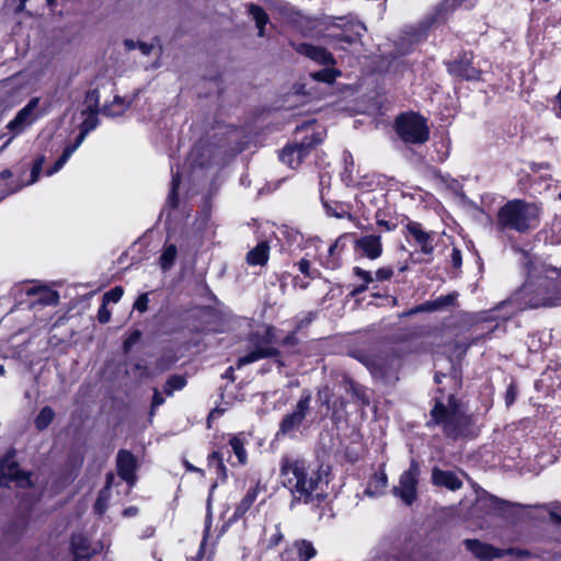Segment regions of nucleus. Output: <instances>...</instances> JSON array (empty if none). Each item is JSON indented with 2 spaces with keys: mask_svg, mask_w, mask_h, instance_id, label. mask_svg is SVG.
Listing matches in <instances>:
<instances>
[{
  "mask_svg": "<svg viewBox=\"0 0 561 561\" xmlns=\"http://www.w3.org/2000/svg\"><path fill=\"white\" fill-rule=\"evenodd\" d=\"M324 183H325V176L320 175V185H321L320 198H321V202H322L323 208L325 209L327 215L336 217V218H343L344 215L346 214L343 209V206L339 203H334V205H331L329 202H327L324 199V195H323Z\"/></svg>",
  "mask_w": 561,
  "mask_h": 561,
  "instance_id": "7c9ffc66",
  "label": "nucleus"
},
{
  "mask_svg": "<svg viewBox=\"0 0 561 561\" xmlns=\"http://www.w3.org/2000/svg\"><path fill=\"white\" fill-rule=\"evenodd\" d=\"M377 225L378 226H381V227H385L386 230L388 231H391L396 228V226L389 221H386V220H378L377 221Z\"/></svg>",
  "mask_w": 561,
  "mask_h": 561,
  "instance_id": "774afa93",
  "label": "nucleus"
},
{
  "mask_svg": "<svg viewBox=\"0 0 561 561\" xmlns=\"http://www.w3.org/2000/svg\"><path fill=\"white\" fill-rule=\"evenodd\" d=\"M392 267H380L375 273V278L378 282L389 280L393 276Z\"/></svg>",
  "mask_w": 561,
  "mask_h": 561,
  "instance_id": "a18cd8bd",
  "label": "nucleus"
},
{
  "mask_svg": "<svg viewBox=\"0 0 561 561\" xmlns=\"http://www.w3.org/2000/svg\"><path fill=\"white\" fill-rule=\"evenodd\" d=\"M38 104V98L31 99L28 103L16 113L14 118L9 122L7 126L8 129L15 134L23 131L25 127L30 126L34 122V112Z\"/></svg>",
  "mask_w": 561,
  "mask_h": 561,
  "instance_id": "dca6fc26",
  "label": "nucleus"
},
{
  "mask_svg": "<svg viewBox=\"0 0 561 561\" xmlns=\"http://www.w3.org/2000/svg\"><path fill=\"white\" fill-rule=\"evenodd\" d=\"M186 386V379L182 375H171L163 387V391L168 397L173 396L174 391L182 390Z\"/></svg>",
  "mask_w": 561,
  "mask_h": 561,
  "instance_id": "473e14b6",
  "label": "nucleus"
},
{
  "mask_svg": "<svg viewBox=\"0 0 561 561\" xmlns=\"http://www.w3.org/2000/svg\"><path fill=\"white\" fill-rule=\"evenodd\" d=\"M140 336H141V332L138 330H135L124 342L125 352H128V350L139 341Z\"/></svg>",
  "mask_w": 561,
  "mask_h": 561,
  "instance_id": "864d4df0",
  "label": "nucleus"
},
{
  "mask_svg": "<svg viewBox=\"0 0 561 561\" xmlns=\"http://www.w3.org/2000/svg\"><path fill=\"white\" fill-rule=\"evenodd\" d=\"M388 484V477L385 471L376 472L370 478L364 493L368 496H379L383 494Z\"/></svg>",
  "mask_w": 561,
  "mask_h": 561,
  "instance_id": "393cba45",
  "label": "nucleus"
},
{
  "mask_svg": "<svg viewBox=\"0 0 561 561\" xmlns=\"http://www.w3.org/2000/svg\"><path fill=\"white\" fill-rule=\"evenodd\" d=\"M432 483L436 486H444L450 491L462 488V481L453 471L442 470L438 467L432 469Z\"/></svg>",
  "mask_w": 561,
  "mask_h": 561,
  "instance_id": "412c9836",
  "label": "nucleus"
},
{
  "mask_svg": "<svg viewBox=\"0 0 561 561\" xmlns=\"http://www.w3.org/2000/svg\"><path fill=\"white\" fill-rule=\"evenodd\" d=\"M344 388L345 391L351 393L353 399L360 402L362 405L367 407L369 405L370 401L369 398L366 394L365 388L360 386L359 383L355 382L354 380L345 377L344 380Z\"/></svg>",
  "mask_w": 561,
  "mask_h": 561,
  "instance_id": "cd10ccee",
  "label": "nucleus"
},
{
  "mask_svg": "<svg viewBox=\"0 0 561 561\" xmlns=\"http://www.w3.org/2000/svg\"><path fill=\"white\" fill-rule=\"evenodd\" d=\"M405 228L409 234L412 236L415 242L420 245L421 252L425 255H432L434 251L433 241L435 232H427L423 230L421 224L416 221H410Z\"/></svg>",
  "mask_w": 561,
  "mask_h": 561,
  "instance_id": "6ab92c4d",
  "label": "nucleus"
},
{
  "mask_svg": "<svg viewBox=\"0 0 561 561\" xmlns=\"http://www.w3.org/2000/svg\"><path fill=\"white\" fill-rule=\"evenodd\" d=\"M504 551H505V556H516L519 558L528 557L530 554L529 551H527V550L516 549V548H510Z\"/></svg>",
  "mask_w": 561,
  "mask_h": 561,
  "instance_id": "bf43d9fd",
  "label": "nucleus"
},
{
  "mask_svg": "<svg viewBox=\"0 0 561 561\" xmlns=\"http://www.w3.org/2000/svg\"><path fill=\"white\" fill-rule=\"evenodd\" d=\"M181 175L180 172L172 171L171 188L167 198V203L170 207L176 208L179 205L178 188L180 186Z\"/></svg>",
  "mask_w": 561,
  "mask_h": 561,
  "instance_id": "4c0bfd02",
  "label": "nucleus"
},
{
  "mask_svg": "<svg viewBox=\"0 0 561 561\" xmlns=\"http://www.w3.org/2000/svg\"><path fill=\"white\" fill-rule=\"evenodd\" d=\"M248 12L255 21L256 27L259 30L257 35L263 37L265 35V25L268 23V16L264 9L259 4L251 3L248 8Z\"/></svg>",
  "mask_w": 561,
  "mask_h": 561,
  "instance_id": "c85d7f7f",
  "label": "nucleus"
},
{
  "mask_svg": "<svg viewBox=\"0 0 561 561\" xmlns=\"http://www.w3.org/2000/svg\"><path fill=\"white\" fill-rule=\"evenodd\" d=\"M149 298L148 294H141L134 304V308L139 312H145L148 309Z\"/></svg>",
  "mask_w": 561,
  "mask_h": 561,
  "instance_id": "3c124183",
  "label": "nucleus"
},
{
  "mask_svg": "<svg viewBox=\"0 0 561 561\" xmlns=\"http://www.w3.org/2000/svg\"><path fill=\"white\" fill-rule=\"evenodd\" d=\"M99 112H92V111H82L81 115L84 117L83 122L80 124L79 129L84 131L85 134H90L92 130H94L99 124Z\"/></svg>",
  "mask_w": 561,
  "mask_h": 561,
  "instance_id": "f704fd0d",
  "label": "nucleus"
},
{
  "mask_svg": "<svg viewBox=\"0 0 561 561\" xmlns=\"http://www.w3.org/2000/svg\"><path fill=\"white\" fill-rule=\"evenodd\" d=\"M559 198L561 199V193L559 194ZM551 230L557 236L558 240L561 241V214L552 221Z\"/></svg>",
  "mask_w": 561,
  "mask_h": 561,
  "instance_id": "5fc2aeb1",
  "label": "nucleus"
},
{
  "mask_svg": "<svg viewBox=\"0 0 561 561\" xmlns=\"http://www.w3.org/2000/svg\"><path fill=\"white\" fill-rule=\"evenodd\" d=\"M113 480H114V476H113L112 473H108V474L106 476V485H105L104 490H103V491H101V493H100V495H99V497H98V500H96V503H95V510H96V512H99L100 514H101V513L103 512V510H104V508H103V504H102V494H103V492H104V491H106V490H108V489L111 488V484H112Z\"/></svg>",
  "mask_w": 561,
  "mask_h": 561,
  "instance_id": "8fccbe9b",
  "label": "nucleus"
},
{
  "mask_svg": "<svg viewBox=\"0 0 561 561\" xmlns=\"http://www.w3.org/2000/svg\"><path fill=\"white\" fill-rule=\"evenodd\" d=\"M490 503L493 508L500 510V511H503L508 505V502L503 501L495 496H490Z\"/></svg>",
  "mask_w": 561,
  "mask_h": 561,
  "instance_id": "13d9d810",
  "label": "nucleus"
},
{
  "mask_svg": "<svg viewBox=\"0 0 561 561\" xmlns=\"http://www.w3.org/2000/svg\"><path fill=\"white\" fill-rule=\"evenodd\" d=\"M111 319V312L105 302H102L98 311V320L100 323H107Z\"/></svg>",
  "mask_w": 561,
  "mask_h": 561,
  "instance_id": "603ef678",
  "label": "nucleus"
},
{
  "mask_svg": "<svg viewBox=\"0 0 561 561\" xmlns=\"http://www.w3.org/2000/svg\"><path fill=\"white\" fill-rule=\"evenodd\" d=\"M368 285L369 284H360L359 286L355 287L353 290H352V296H356V295H359L364 291H366L368 289Z\"/></svg>",
  "mask_w": 561,
  "mask_h": 561,
  "instance_id": "69168bd1",
  "label": "nucleus"
},
{
  "mask_svg": "<svg viewBox=\"0 0 561 561\" xmlns=\"http://www.w3.org/2000/svg\"><path fill=\"white\" fill-rule=\"evenodd\" d=\"M394 128L404 144L422 145L430 139L426 119L414 112L400 114L396 119Z\"/></svg>",
  "mask_w": 561,
  "mask_h": 561,
  "instance_id": "423d86ee",
  "label": "nucleus"
},
{
  "mask_svg": "<svg viewBox=\"0 0 561 561\" xmlns=\"http://www.w3.org/2000/svg\"><path fill=\"white\" fill-rule=\"evenodd\" d=\"M355 252L369 260H377L381 256L383 248L381 237L377 234H366L355 240Z\"/></svg>",
  "mask_w": 561,
  "mask_h": 561,
  "instance_id": "4468645a",
  "label": "nucleus"
},
{
  "mask_svg": "<svg viewBox=\"0 0 561 561\" xmlns=\"http://www.w3.org/2000/svg\"><path fill=\"white\" fill-rule=\"evenodd\" d=\"M123 288L119 287V286H116L112 289H110L108 291H106L104 295H103V302L107 304V302H118L123 296Z\"/></svg>",
  "mask_w": 561,
  "mask_h": 561,
  "instance_id": "37998d69",
  "label": "nucleus"
},
{
  "mask_svg": "<svg viewBox=\"0 0 561 561\" xmlns=\"http://www.w3.org/2000/svg\"><path fill=\"white\" fill-rule=\"evenodd\" d=\"M558 305H561V270L545 263H530L528 278L516 295L493 309L474 313L472 321H506L518 310Z\"/></svg>",
  "mask_w": 561,
  "mask_h": 561,
  "instance_id": "f257e3e1",
  "label": "nucleus"
},
{
  "mask_svg": "<svg viewBox=\"0 0 561 561\" xmlns=\"http://www.w3.org/2000/svg\"><path fill=\"white\" fill-rule=\"evenodd\" d=\"M424 308H425V312L437 311L438 307H437L436 299L424 302Z\"/></svg>",
  "mask_w": 561,
  "mask_h": 561,
  "instance_id": "e2e57ef3",
  "label": "nucleus"
},
{
  "mask_svg": "<svg viewBox=\"0 0 561 561\" xmlns=\"http://www.w3.org/2000/svg\"><path fill=\"white\" fill-rule=\"evenodd\" d=\"M71 551L73 561H89L91 556L96 552L91 549L89 539L82 534H73L71 537Z\"/></svg>",
  "mask_w": 561,
  "mask_h": 561,
  "instance_id": "4be33fe9",
  "label": "nucleus"
},
{
  "mask_svg": "<svg viewBox=\"0 0 561 561\" xmlns=\"http://www.w3.org/2000/svg\"><path fill=\"white\" fill-rule=\"evenodd\" d=\"M230 446L232 451L238 458L240 465H245L247 462V451L244 449L243 440L239 436H233L230 439Z\"/></svg>",
  "mask_w": 561,
  "mask_h": 561,
  "instance_id": "ea45409f",
  "label": "nucleus"
},
{
  "mask_svg": "<svg viewBox=\"0 0 561 561\" xmlns=\"http://www.w3.org/2000/svg\"><path fill=\"white\" fill-rule=\"evenodd\" d=\"M321 142V134L312 133L310 136H305L301 141L286 146L282 150L279 159L283 163L295 169L301 163L302 159L309 153V151Z\"/></svg>",
  "mask_w": 561,
  "mask_h": 561,
  "instance_id": "1a4fd4ad",
  "label": "nucleus"
},
{
  "mask_svg": "<svg viewBox=\"0 0 561 561\" xmlns=\"http://www.w3.org/2000/svg\"><path fill=\"white\" fill-rule=\"evenodd\" d=\"M208 466H213V461H216V472L221 478V480H226L227 478V468L224 463L222 455L219 451H213L208 458Z\"/></svg>",
  "mask_w": 561,
  "mask_h": 561,
  "instance_id": "58836bf2",
  "label": "nucleus"
},
{
  "mask_svg": "<svg viewBox=\"0 0 561 561\" xmlns=\"http://www.w3.org/2000/svg\"><path fill=\"white\" fill-rule=\"evenodd\" d=\"M463 545L468 551L481 561H492L505 557L503 549L495 548L478 539H466L463 540Z\"/></svg>",
  "mask_w": 561,
  "mask_h": 561,
  "instance_id": "2eb2a0df",
  "label": "nucleus"
},
{
  "mask_svg": "<svg viewBox=\"0 0 561 561\" xmlns=\"http://www.w3.org/2000/svg\"><path fill=\"white\" fill-rule=\"evenodd\" d=\"M117 474L129 486H134L137 481L136 471L138 469L137 458L126 449H119L116 456Z\"/></svg>",
  "mask_w": 561,
  "mask_h": 561,
  "instance_id": "ddd939ff",
  "label": "nucleus"
},
{
  "mask_svg": "<svg viewBox=\"0 0 561 561\" xmlns=\"http://www.w3.org/2000/svg\"><path fill=\"white\" fill-rule=\"evenodd\" d=\"M271 333L272 328H267L263 340L260 343H257L255 347L248 354L239 357L237 362V368H241L248 364L268 357L275 358L279 368L284 367V363L279 359L280 352L271 345Z\"/></svg>",
  "mask_w": 561,
  "mask_h": 561,
  "instance_id": "9b49d317",
  "label": "nucleus"
},
{
  "mask_svg": "<svg viewBox=\"0 0 561 561\" xmlns=\"http://www.w3.org/2000/svg\"><path fill=\"white\" fill-rule=\"evenodd\" d=\"M55 411L50 407H44L34 420V425L38 431H44L53 422Z\"/></svg>",
  "mask_w": 561,
  "mask_h": 561,
  "instance_id": "72a5a7b5",
  "label": "nucleus"
},
{
  "mask_svg": "<svg viewBox=\"0 0 561 561\" xmlns=\"http://www.w3.org/2000/svg\"><path fill=\"white\" fill-rule=\"evenodd\" d=\"M178 255V248L173 243H165L159 257V265L163 272L171 270Z\"/></svg>",
  "mask_w": 561,
  "mask_h": 561,
  "instance_id": "c756f323",
  "label": "nucleus"
},
{
  "mask_svg": "<svg viewBox=\"0 0 561 561\" xmlns=\"http://www.w3.org/2000/svg\"><path fill=\"white\" fill-rule=\"evenodd\" d=\"M84 102L87 104V107L83 111L100 112V110H99L100 93L96 89L89 90L87 92Z\"/></svg>",
  "mask_w": 561,
  "mask_h": 561,
  "instance_id": "a19ab883",
  "label": "nucleus"
},
{
  "mask_svg": "<svg viewBox=\"0 0 561 561\" xmlns=\"http://www.w3.org/2000/svg\"><path fill=\"white\" fill-rule=\"evenodd\" d=\"M339 76H341V71L331 67H325L319 71L311 73L312 79H314L316 81L329 84L333 83Z\"/></svg>",
  "mask_w": 561,
  "mask_h": 561,
  "instance_id": "c9c22d12",
  "label": "nucleus"
},
{
  "mask_svg": "<svg viewBox=\"0 0 561 561\" xmlns=\"http://www.w3.org/2000/svg\"><path fill=\"white\" fill-rule=\"evenodd\" d=\"M353 274L363 280V284H370L374 282V277L369 271H365L359 266L353 268Z\"/></svg>",
  "mask_w": 561,
  "mask_h": 561,
  "instance_id": "09e8293b",
  "label": "nucleus"
},
{
  "mask_svg": "<svg viewBox=\"0 0 561 561\" xmlns=\"http://www.w3.org/2000/svg\"><path fill=\"white\" fill-rule=\"evenodd\" d=\"M270 247L267 242H260L247 254V262L250 265H264L268 260Z\"/></svg>",
  "mask_w": 561,
  "mask_h": 561,
  "instance_id": "a878e982",
  "label": "nucleus"
},
{
  "mask_svg": "<svg viewBox=\"0 0 561 561\" xmlns=\"http://www.w3.org/2000/svg\"><path fill=\"white\" fill-rule=\"evenodd\" d=\"M426 425L428 427L432 425L439 426L443 434L453 440L476 436L472 420L461 411L459 402L456 399V392H446L442 387H438L436 396L434 397L431 420Z\"/></svg>",
  "mask_w": 561,
  "mask_h": 561,
  "instance_id": "f03ea898",
  "label": "nucleus"
},
{
  "mask_svg": "<svg viewBox=\"0 0 561 561\" xmlns=\"http://www.w3.org/2000/svg\"><path fill=\"white\" fill-rule=\"evenodd\" d=\"M88 134L80 130L79 135L77 136L73 144H69L65 147L61 156L57 159V161L54 163V165L46 171L47 176H51L55 173H57L59 170L62 169V167L67 163V161L70 159V157L75 153V151L81 146V144L87 138Z\"/></svg>",
  "mask_w": 561,
  "mask_h": 561,
  "instance_id": "5701e85b",
  "label": "nucleus"
},
{
  "mask_svg": "<svg viewBox=\"0 0 561 561\" xmlns=\"http://www.w3.org/2000/svg\"><path fill=\"white\" fill-rule=\"evenodd\" d=\"M354 357L369 370L374 379L385 385H392L399 380L398 373L401 367V358L394 353L356 352Z\"/></svg>",
  "mask_w": 561,
  "mask_h": 561,
  "instance_id": "39448f33",
  "label": "nucleus"
},
{
  "mask_svg": "<svg viewBox=\"0 0 561 561\" xmlns=\"http://www.w3.org/2000/svg\"><path fill=\"white\" fill-rule=\"evenodd\" d=\"M420 476L421 466L415 459H412L409 468L401 473L398 485L393 486L392 494L405 505H412L417 497Z\"/></svg>",
  "mask_w": 561,
  "mask_h": 561,
  "instance_id": "0eeeda50",
  "label": "nucleus"
},
{
  "mask_svg": "<svg viewBox=\"0 0 561 561\" xmlns=\"http://www.w3.org/2000/svg\"><path fill=\"white\" fill-rule=\"evenodd\" d=\"M295 547L298 552L299 561H309L314 558L317 554L316 548L312 546L310 541L301 540L295 543Z\"/></svg>",
  "mask_w": 561,
  "mask_h": 561,
  "instance_id": "e433bc0d",
  "label": "nucleus"
},
{
  "mask_svg": "<svg viewBox=\"0 0 561 561\" xmlns=\"http://www.w3.org/2000/svg\"><path fill=\"white\" fill-rule=\"evenodd\" d=\"M312 396L309 390H304L301 397L297 401L294 410L284 415L279 423L277 435H293L304 423L310 411Z\"/></svg>",
  "mask_w": 561,
  "mask_h": 561,
  "instance_id": "6e6552de",
  "label": "nucleus"
},
{
  "mask_svg": "<svg viewBox=\"0 0 561 561\" xmlns=\"http://www.w3.org/2000/svg\"><path fill=\"white\" fill-rule=\"evenodd\" d=\"M42 168L33 163L32 170H31V179L28 181V184L35 183L41 174Z\"/></svg>",
  "mask_w": 561,
  "mask_h": 561,
  "instance_id": "680f3d73",
  "label": "nucleus"
},
{
  "mask_svg": "<svg viewBox=\"0 0 561 561\" xmlns=\"http://www.w3.org/2000/svg\"><path fill=\"white\" fill-rule=\"evenodd\" d=\"M472 53H463L454 61L447 62V70L450 75L463 80H479L481 71L472 65Z\"/></svg>",
  "mask_w": 561,
  "mask_h": 561,
  "instance_id": "f8f14e48",
  "label": "nucleus"
},
{
  "mask_svg": "<svg viewBox=\"0 0 561 561\" xmlns=\"http://www.w3.org/2000/svg\"><path fill=\"white\" fill-rule=\"evenodd\" d=\"M280 479L293 495V505L296 502L313 501L321 474L318 470L311 469L305 460L284 456L280 460Z\"/></svg>",
  "mask_w": 561,
  "mask_h": 561,
  "instance_id": "7ed1b4c3",
  "label": "nucleus"
},
{
  "mask_svg": "<svg viewBox=\"0 0 561 561\" xmlns=\"http://www.w3.org/2000/svg\"><path fill=\"white\" fill-rule=\"evenodd\" d=\"M298 270L300 273H302L305 276L309 278H317L320 275V272L318 270H312L309 260L301 259L297 263Z\"/></svg>",
  "mask_w": 561,
  "mask_h": 561,
  "instance_id": "79ce46f5",
  "label": "nucleus"
},
{
  "mask_svg": "<svg viewBox=\"0 0 561 561\" xmlns=\"http://www.w3.org/2000/svg\"><path fill=\"white\" fill-rule=\"evenodd\" d=\"M290 45L298 54L304 55L320 65L329 66L335 64L333 55L323 47L307 43L297 44L294 42H290Z\"/></svg>",
  "mask_w": 561,
  "mask_h": 561,
  "instance_id": "f3484780",
  "label": "nucleus"
},
{
  "mask_svg": "<svg viewBox=\"0 0 561 561\" xmlns=\"http://www.w3.org/2000/svg\"><path fill=\"white\" fill-rule=\"evenodd\" d=\"M375 561H403V560L393 554H385V556H380V557L376 558Z\"/></svg>",
  "mask_w": 561,
  "mask_h": 561,
  "instance_id": "0e129e2a",
  "label": "nucleus"
},
{
  "mask_svg": "<svg viewBox=\"0 0 561 561\" xmlns=\"http://www.w3.org/2000/svg\"><path fill=\"white\" fill-rule=\"evenodd\" d=\"M137 48L141 51L144 56H148L151 54L153 45L147 44L145 42H137Z\"/></svg>",
  "mask_w": 561,
  "mask_h": 561,
  "instance_id": "052dcab7",
  "label": "nucleus"
},
{
  "mask_svg": "<svg viewBox=\"0 0 561 561\" xmlns=\"http://www.w3.org/2000/svg\"><path fill=\"white\" fill-rule=\"evenodd\" d=\"M456 299L457 294L455 293L445 296H439L438 298H436L438 310L454 305Z\"/></svg>",
  "mask_w": 561,
  "mask_h": 561,
  "instance_id": "c03bdc74",
  "label": "nucleus"
},
{
  "mask_svg": "<svg viewBox=\"0 0 561 561\" xmlns=\"http://www.w3.org/2000/svg\"><path fill=\"white\" fill-rule=\"evenodd\" d=\"M344 236L339 237L328 249V254L321 257V264L328 270H336L341 266V260L337 253L340 243Z\"/></svg>",
  "mask_w": 561,
  "mask_h": 561,
  "instance_id": "bb28decb",
  "label": "nucleus"
},
{
  "mask_svg": "<svg viewBox=\"0 0 561 561\" xmlns=\"http://www.w3.org/2000/svg\"><path fill=\"white\" fill-rule=\"evenodd\" d=\"M540 208L535 203L522 199L507 202L499 210L497 224L502 230H515L525 233L539 224Z\"/></svg>",
  "mask_w": 561,
  "mask_h": 561,
  "instance_id": "20e7f679",
  "label": "nucleus"
},
{
  "mask_svg": "<svg viewBox=\"0 0 561 561\" xmlns=\"http://www.w3.org/2000/svg\"><path fill=\"white\" fill-rule=\"evenodd\" d=\"M260 492V484L257 483L255 486L250 488L245 495L242 497L240 503L237 505L232 518L234 520L242 518L245 513L251 508L253 503L255 502Z\"/></svg>",
  "mask_w": 561,
  "mask_h": 561,
  "instance_id": "b1692460",
  "label": "nucleus"
},
{
  "mask_svg": "<svg viewBox=\"0 0 561 561\" xmlns=\"http://www.w3.org/2000/svg\"><path fill=\"white\" fill-rule=\"evenodd\" d=\"M517 397V387L514 382L510 383L506 391H505V404L506 407H511Z\"/></svg>",
  "mask_w": 561,
  "mask_h": 561,
  "instance_id": "de8ad7c7",
  "label": "nucleus"
},
{
  "mask_svg": "<svg viewBox=\"0 0 561 561\" xmlns=\"http://www.w3.org/2000/svg\"><path fill=\"white\" fill-rule=\"evenodd\" d=\"M337 26H340V24H337ZM341 27V32L334 34V37L347 44L359 42L366 33V26L360 21L354 19L347 20Z\"/></svg>",
  "mask_w": 561,
  "mask_h": 561,
  "instance_id": "aec40b11",
  "label": "nucleus"
},
{
  "mask_svg": "<svg viewBox=\"0 0 561 561\" xmlns=\"http://www.w3.org/2000/svg\"><path fill=\"white\" fill-rule=\"evenodd\" d=\"M450 261H451V265L455 268H459L461 266L462 259H461L460 250H458L457 248L453 249L451 254H450Z\"/></svg>",
  "mask_w": 561,
  "mask_h": 561,
  "instance_id": "6e6d98bb",
  "label": "nucleus"
},
{
  "mask_svg": "<svg viewBox=\"0 0 561 561\" xmlns=\"http://www.w3.org/2000/svg\"><path fill=\"white\" fill-rule=\"evenodd\" d=\"M474 1L476 0H444L438 7L436 20L443 19L445 13H447L449 10H453L458 4L465 5V8L470 9L474 5Z\"/></svg>",
  "mask_w": 561,
  "mask_h": 561,
  "instance_id": "2f4dec72",
  "label": "nucleus"
},
{
  "mask_svg": "<svg viewBox=\"0 0 561 561\" xmlns=\"http://www.w3.org/2000/svg\"><path fill=\"white\" fill-rule=\"evenodd\" d=\"M318 399L322 405L329 407L332 393L329 386H324L318 390Z\"/></svg>",
  "mask_w": 561,
  "mask_h": 561,
  "instance_id": "49530a36",
  "label": "nucleus"
},
{
  "mask_svg": "<svg viewBox=\"0 0 561 561\" xmlns=\"http://www.w3.org/2000/svg\"><path fill=\"white\" fill-rule=\"evenodd\" d=\"M288 23L296 32L305 37H313L319 34L318 27L320 25V21L316 18L304 15L300 12H294L289 16Z\"/></svg>",
  "mask_w": 561,
  "mask_h": 561,
  "instance_id": "a211bd4d",
  "label": "nucleus"
},
{
  "mask_svg": "<svg viewBox=\"0 0 561 561\" xmlns=\"http://www.w3.org/2000/svg\"><path fill=\"white\" fill-rule=\"evenodd\" d=\"M15 451L10 450L0 460V486H9L10 482H16L19 486L31 485L30 474L20 470L18 462L14 460Z\"/></svg>",
  "mask_w": 561,
  "mask_h": 561,
  "instance_id": "9d476101",
  "label": "nucleus"
},
{
  "mask_svg": "<svg viewBox=\"0 0 561 561\" xmlns=\"http://www.w3.org/2000/svg\"><path fill=\"white\" fill-rule=\"evenodd\" d=\"M163 403H164V398L162 397V394L159 392L158 389H154L153 396H152L151 411L153 412V410L156 408L162 405Z\"/></svg>",
  "mask_w": 561,
  "mask_h": 561,
  "instance_id": "4d7b16f0",
  "label": "nucleus"
},
{
  "mask_svg": "<svg viewBox=\"0 0 561 561\" xmlns=\"http://www.w3.org/2000/svg\"><path fill=\"white\" fill-rule=\"evenodd\" d=\"M124 46L127 50H134L137 48V43L134 39L126 38L124 41Z\"/></svg>",
  "mask_w": 561,
  "mask_h": 561,
  "instance_id": "338daca9",
  "label": "nucleus"
}]
</instances>
